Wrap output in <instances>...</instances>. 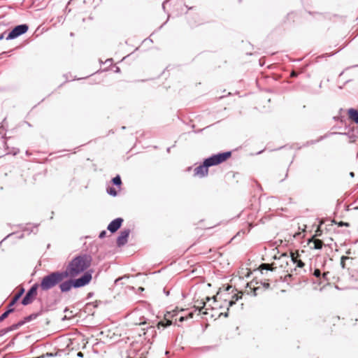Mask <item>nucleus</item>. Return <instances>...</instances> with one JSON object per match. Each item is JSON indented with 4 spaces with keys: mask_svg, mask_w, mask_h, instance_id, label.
Wrapping results in <instances>:
<instances>
[{
    "mask_svg": "<svg viewBox=\"0 0 358 358\" xmlns=\"http://www.w3.org/2000/svg\"><path fill=\"white\" fill-rule=\"evenodd\" d=\"M92 260V258L90 255H78L69 263L64 271L67 274V277H76L90 266Z\"/></svg>",
    "mask_w": 358,
    "mask_h": 358,
    "instance_id": "obj_1",
    "label": "nucleus"
},
{
    "mask_svg": "<svg viewBox=\"0 0 358 358\" xmlns=\"http://www.w3.org/2000/svg\"><path fill=\"white\" fill-rule=\"evenodd\" d=\"M66 278H68L67 274L64 271L51 272L42 278L39 285L40 288L43 291H48L59 285Z\"/></svg>",
    "mask_w": 358,
    "mask_h": 358,
    "instance_id": "obj_2",
    "label": "nucleus"
},
{
    "mask_svg": "<svg viewBox=\"0 0 358 358\" xmlns=\"http://www.w3.org/2000/svg\"><path fill=\"white\" fill-rule=\"evenodd\" d=\"M231 152L229 151L220 152L216 155H213L210 157L204 159V162L208 167H210L225 162L228 158L231 157Z\"/></svg>",
    "mask_w": 358,
    "mask_h": 358,
    "instance_id": "obj_3",
    "label": "nucleus"
},
{
    "mask_svg": "<svg viewBox=\"0 0 358 358\" xmlns=\"http://www.w3.org/2000/svg\"><path fill=\"white\" fill-rule=\"evenodd\" d=\"M29 27L26 24H22L15 26L6 37V40H12L25 34L28 31Z\"/></svg>",
    "mask_w": 358,
    "mask_h": 358,
    "instance_id": "obj_4",
    "label": "nucleus"
},
{
    "mask_svg": "<svg viewBox=\"0 0 358 358\" xmlns=\"http://www.w3.org/2000/svg\"><path fill=\"white\" fill-rule=\"evenodd\" d=\"M38 287L40 286L38 283H35L31 287L22 300V305L27 306L33 302L36 297Z\"/></svg>",
    "mask_w": 358,
    "mask_h": 358,
    "instance_id": "obj_5",
    "label": "nucleus"
},
{
    "mask_svg": "<svg viewBox=\"0 0 358 358\" xmlns=\"http://www.w3.org/2000/svg\"><path fill=\"white\" fill-rule=\"evenodd\" d=\"M92 280V274L90 272H85L81 277L72 280L73 282V287L78 288L86 285L89 284V282Z\"/></svg>",
    "mask_w": 358,
    "mask_h": 358,
    "instance_id": "obj_6",
    "label": "nucleus"
},
{
    "mask_svg": "<svg viewBox=\"0 0 358 358\" xmlns=\"http://www.w3.org/2000/svg\"><path fill=\"white\" fill-rule=\"evenodd\" d=\"M130 232L131 231L129 229H124L120 231L116 241L117 245L118 247L123 246L127 243V239Z\"/></svg>",
    "mask_w": 358,
    "mask_h": 358,
    "instance_id": "obj_7",
    "label": "nucleus"
},
{
    "mask_svg": "<svg viewBox=\"0 0 358 358\" xmlns=\"http://www.w3.org/2000/svg\"><path fill=\"white\" fill-rule=\"evenodd\" d=\"M208 166L203 161V164L196 167L194 169V176L199 178H203L208 176Z\"/></svg>",
    "mask_w": 358,
    "mask_h": 358,
    "instance_id": "obj_8",
    "label": "nucleus"
},
{
    "mask_svg": "<svg viewBox=\"0 0 358 358\" xmlns=\"http://www.w3.org/2000/svg\"><path fill=\"white\" fill-rule=\"evenodd\" d=\"M123 221H124L123 219L121 217H117V218L113 220L108 225V227H107L108 230L110 231L111 233H115L120 228Z\"/></svg>",
    "mask_w": 358,
    "mask_h": 358,
    "instance_id": "obj_9",
    "label": "nucleus"
},
{
    "mask_svg": "<svg viewBox=\"0 0 358 358\" xmlns=\"http://www.w3.org/2000/svg\"><path fill=\"white\" fill-rule=\"evenodd\" d=\"M59 289H60L62 292H67L69 290H71V289L72 287H73V280H66V281H62L59 284Z\"/></svg>",
    "mask_w": 358,
    "mask_h": 358,
    "instance_id": "obj_10",
    "label": "nucleus"
},
{
    "mask_svg": "<svg viewBox=\"0 0 358 358\" xmlns=\"http://www.w3.org/2000/svg\"><path fill=\"white\" fill-rule=\"evenodd\" d=\"M308 244L311 249L320 250L322 248L324 245L323 242L320 239L313 238L309 241Z\"/></svg>",
    "mask_w": 358,
    "mask_h": 358,
    "instance_id": "obj_11",
    "label": "nucleus"
},
{
    "mask_svg": "<svg viewBox=\"0 0 358 358\" xmlns=\"http://www.w3.org/2000/svg\"><path fill=\"white\" fill-rule=\"evenodd\" d=\"M24 324V322H19L18 323L14 324L11 325L10 327H8V328L3 329L0 331V336H3V335H4L5 334H6V333H8L9 331H11L17 329L23 325Z\"/></svg>",
    "mask_w": 358,
    "mask_h": 358,
    "instance_id": "obj_12",
    "label": "nucleus"
},
{
    "mask_svg": "<svg viewBox=\"0 0 358 358\" xmlns=\"http://www.w3.org/2000/svg\"><path fill=\"white\" fill-rule=\"evenodd\" d=\"M171 315L170 313H167V314L164 316V320L160 321L157 324V327L160 328V327H166L170 326L172 324V322L169 319L168 317H169Z\"/></svg>",
    "mask_w": 358,
    "mask_h": 358,
    "instance_id": "obj_13",
    "label": "nucleus"
},
{
    "mask_svg": "<svg viewBox=\"0 0 358 358\" xmlns=\"http://www.w3.org/2000/svg\"><path fill=\"white\" fill-rule=\"evenodd\" d=\"M24 292V289L22 288L12 299L10 302L8 304V308H13V306L16 303V302L19 300V299L22 296Z\"/></svg>",
    "mask_w": 358,
    "mask_h": 358,
    "instance_id": "obj_14",
    "label": "nucleus"
},
{
    "mask_svg": "<svg viewBox=\"0 0 358 358\" xmlns=\"http://www.w3.org/2000/svg\"><path fill=\"white\" fill-rule=\"evenodd\" d=\"M349 118L354 121L355 123H358V111L354 108H350L348 110Z\"/></svg>",
    "mask_w": 358,
    "mask_h": 358,
    "instance_id": "obj_15",
    "label": "nucleus"
},
{
    "mask_svg": "<svg viewBox=\"0 0 358 358\" xmlns=\"http://www.w3.org/2000/svg\"><path fill=\"white\" fill-rule=\"evenodd\" d=\"M298 256V254L296 255V254L294 252L291 253V259L293 261V262L296 264L297 267L302 268L304 266L305 264L301 259H297Z\"/></svg>",
    "mask_w": 358,
    "mask_h": 358,
    "instance_id": "obj_16",
    "label": "nucleus"
},
{
    "mask_svg": "<svg viewBox=\"0 0 358 358\" xmlns=\"http://www.w3.org/2000/svg\"><path fill=\"white\" fill-rule=\"evenodd\" d=\"M5 131L3 127H0V148H5L6 145V141L5 138Z\"/></svg>",
    "mask_w": 358,
    "mask_h": 358,
    "instance_id": "obj_17",
    "label": "nucleus"
},
{
    "mask_svg": "<svg viewBox=\"0 0 358 358\" xmlns=\"http://www.w3.org/2000/svg\"><path fill=\"white\" fill-rule=\"evenodd\" d=\"M14 310L15 309L13 308H8V310L0 316V322L4 320L10 313L14 311Z\"/></svg>",
    "mask_w": 358,
    "mask_h": 358,
    "instance_id": "obj_18",
    "label": "nucleus"
},
{
    "mask_svg": "<svg viewBox=\"0 0 358 358\" xmlns=\"http://www.w3.org/2000/svg\"><path fill=\"white\" fill-rule=\"evenodd\" d=\"M112 182L113 185L116 186H120L122 184L120 176L119 175H117L115 178H113Z\"/></svg>",
    "mask_w": 358,
    "mask_h": 358,
    "instance_id": "obj_19",
    "label": "nucleus"
},
{
    "mask_svg": "<svg viewBox=\"0 0 358 358\" xmlns=\"http://www.w3.org/2000/svg\"><path fill=\"white\" fill-rule=\"evenodd\" d=\"M193 315H194V313L193 312H190L187 314V316H181L179 318V322H182L183 321H185L187 320V319L189 318H192L193 317Z\"/></svg>",
    "mask_w": 358,
    "mask_h": 358,
    "instance_id": "obj_20",
    "label": "nucleus"
},
{
    "mask_svg": "<svg viewBox=\"0 0 358 358\" xmlns=\"http://www.w3.org/2000/svg\"><path fill=\"white\" fill-rule=\"evenodd\" d=\"M242 293H241V296H238V294H234L233 296V298H234V300H231L229 302V306H232L234 304H235L236 301L238 300V299L241 298Z\"/></svg>",
    "mask_w": 358,
    "mask_h": 358,
    "instance_id": "obj_21",
    "label": "nucleus"
},
{
    "mask_svg": "<svg viewBox=\"0 0 358 358\" xmlns=\"http://www.w3.org/2000/svg\"><path fill=\"white\" fill-rule=\"evenodd\" d=\"M37 317V314H31L24 318V320L22 322H24V323L30 322L32 320H34Z\"/></svg>",
    "mask_w": 358,
    "mask_h": 358,
    "instance_id": "obj_22",
    "label": "nucleus"
},
{
    "mask_svg": "<svg viewBox=\"0 0 358 358\" xmlns=\"http://www.w3.org/2000/svg\"><path fill=\"white\" fill-rule=\"evenodd\" d=\"M199 304H202V306L199 307V306H194V308H195V311L198 310L199 313H201V309H203L206 307V302H200Z\"/></svg>",
    "mask_w": 358,
    "mask_h": 358,
    "instance_id": "obj_23",
    "label": "nucleus"
},
{
    "mask_svg": "<svg viewBox=\"0 0 358 358\" xmlns=\"http://www.w3.org/2000/svg\"><path fill=\"white\" fill-rule=\"evenodd\" d=\"M313 275L319 278L320 280L321 279V271L319 268H315L314 272H313Z\"/></svg>",
    "mask_w": 358,
    "mask_h": 358,
    "instance_id": "obj_24",
    "label": "nucleus"
},
{
    "mask_svg": "<svg viewBox=\"0 0 358 358\" xmlns=\"http://www.w3.org/2000/svg\"><path fill=\"white\" fill-rule=\"evenodd\" d=\"M107 192H108V193L110 195H112V196H116L117 195L116 190L114 188H113V187H110L109 189H108Z\"/></svg>",
    "mask_w": 358,
    "mask_h": 358,
    "instance_id": "obj_25",
    "label": "nucleus"
},
{
    "mask_svg": "<svg viewBox=\"0 0 358 358\" xmlns=\"http://www.w3.org/2000/svg\"><path fill=\"white\" fill-rule=\"evenodd\" d=\"M348 259H349V257H345V256H343V257H341V265L342 268H344L345 267V260H348Z\"/></svg>",
    "mask_w": 358,
    "mask_h": 358,
    "instance_id": "obj_26",
    "label": "nucleus"
},
{
    "mask_svg": "<svg viewBox=\"0 0 358 358\" xmlns=\"http://www.w3.org/2000/svg\"><path fill=\"white\" fill-rule=\"evenodd\" d=\"M106 231H102L99 234V237L100 238H104V237L106 236Z\"/></svg>",
    "mask_w": 358,
    "mask_h": 358,
    "instance_id": "obj_27",
    "label": "nucleus"
},
{
    "mask_svg": "<svg viewBox=\"0 0 358 358\" xmlns=\"http://www.w3.org/2000/svg\"><path fill=\"white\" fill-rule=\"evenodd\" d=\"M329 272H324L323 274H322V276L321 277V278L324 279V280H327V275H329Z\"/></svg>",
    "mask_w": 358,
    "mask_h": 358,
    "instance_id": "obj_28",
    "label": "nucleus"
},
{
    "mask_svg": "<svg viewBox=\"0 0 358 358\" xmlns=\"http://www.w3.org/2000/svg\"><path fill=\"white\" fill-rule=\"evenodd\" d=\"M291 77L292 78H295V77H297L298 76V73L293 71H292L291 74H290Z\"/></svg>",
    "mask_w": 358,
    "mask_h": 358,
    "instance_id": "obj_29",
    "label": "nucleus"
},
{
    "mask_svg": "<svg viewBox=\"0 0 358 358\" xmlns=\"http://www.w3.org/2000/svg\"><path fill=\"white\" fill-rule=\"evenodd\" d=\"M259 287H256L253 289V295L254 296H257V291L259 289Z\"/></svg>",
    "mask_w": 358,
    "mask_h": 358,
    "instance_id": "obj_30",
    "label": "nucleus"
},
{
    "mask_svg": "<svg viewBox=\"0 0 358 358\" xmlns=\"http://www.w3.org/2000/svg\"><path fill=\"white\" fill-rule=\"evenodd\" d=\"M5 34H6V31H4L0 34V40H2L5 37Z\"/></svg>",
    "mask_w": 358,
    "mask_h": 358,
    "instance_id": "obj_31",
    "label": "nucleus"
},
{
    "mask_svg": "<svg viewBox=\"0 0 358 358\" xmlns=\"http://www.w3.org/2000/svg\"><path fill=\"white\" fill-rule=\"evenodd\" d=\"M168 2V0H166L165 1L163 2L162 3V7H163V9L164 10L165 9V5L166 4V3Z\"/></svg>",
    "mask_w": 358,
    "mask_h": 358,
    "instance_id": "obj_32",
    "label": "nucleus"
},
{
    "mask_svg": "<svg viewBox=\"0 0 358 358\" xmlns=\"http://www.w3.org/2000/svg\"><path fill=\"white\" fill-rule=\"evenodd\" d=\"M221 315H223V313H220V316ZM224 316L225 317H227L228 316V313H225L224 314Z\"/></svg>",
    "mask_w": 358,
    "mask_h": 358,
    "instance_id": "obj_33",
    "label": "nucleus"
},
{
    "mask_svg": "<svg viewBox=\"0 0 358 358\" xmlns=\"http://www.w3.org/2000/svg\"><path fill=\"white\" fill-rule=\"evenodd\" d=\"M262 266L265 267L266 270H268V268H267L268 266V264H263Z\"/></svg>",
    "mask_w": 358,
    "mask_h": 358,
    "instance_id": "obj_34",
    "label": "nucleus"
},
{
    "mask_svg": "<svg viewBox=\"0 0 358 358\" xmlns=\"http://www.w3.org/2000/svg\"><path fill=\"white\" fill-rule=\"evenodd\" d=\"M264 286L265 287H269V284H268V283H264Z\"/></svg>",
    "mask_w": 358,
    "mask_h": 358,
    "instance_id": "obj_35",
    "label": "nucleus"
},
{
    "mask_svg": "<svg viewBox=\"0 0 358 358\" xmlns=\"http://www.w3.org/2000/svg\"><path fill=\"white\" fill-rule=\"evenodd\" d=\"M78 357H82V356H83L82 352H79L78 353Z\"/></svg>",
    "mask_w": 358,
    "mask_h": 358,
    "instance_id": "obj_36",
    "label": "nucleus"
},
{
    "mask_svg": "<svg viewBox=\"0 0 358 358\" xmlns=\"http://www.w3.org/2000/svg\"><path fill=\"white\" fill-rule=\"evenodd\" d=\"M350 175L351 177H354L355 173L353 172H350Z\"/></svg>",
    "mask_w": 358,
    "mask_h": 358,
    "instance_id": "obj_37",
    "label": "nucleus"
},
{
    "mask_svg": "<svg viewBox=\"0 0 358 358\" xmlns=\"http://www.w3.org/2000/svg\"><path fill=\"white\" fill-rule=\"evenodd\" d=\"M4 54H6V52H3L2 53L0 54V59L1 58V55H4Z\"/></svg>",
    "mask_w": 358,
    "mask_h": 358,
    "instance_id": "obj_38",
    "label": "nucleus"
},
{
    "mask_svg": "<svg viewBox=\"0 0 358 358\" xmlns=\"http://www.w3.org/2000/svg\"><path fill=\"white\" fill-rule=\"evenodd\" d=\"M121 279H122V278H117L116 280H115V282H118L119 280H120Z\"/></svg>",
    "mask_w": 358,
    "mask_h": 358,
    "instance_id": "obj_39",
    "label": "nucleus"
},
{
    "mask_svg": "<svg viewBox=\"0 0 358 358\" xmlns=\"http://www.w3.org/2000/svg\"><path fill=\"white\" fill-rule=\"evenodd\" d=\"M206 300H207L208 301H209L210 300V297H206Z\"/></svg>",
    "mask_w": 358,
    "mask_h": 358,
    "instance_id": "obj_40",
    "label": "nucleus"
},
{
    "mask_svg": "<svg viewBox=\"0 0 358 358\" xmlns=\"http://www.w3.org/2000/svg\"><path fill=\"white\" fill-rule=\"evenodd\" d=\"M203 315H206V314H208V313L206 311H204L202 313Z\"/></svg>",
    "mask_w": 358,
    "mask_h": 358,
    "instance_id": "obj_41",
    "label": "nucleus"
},
{
    "mask_svg": "<svg viewBox=\"0 0 358 358\" xmlns=\"http://www.w3.org/2000/svg\"><path fill=\"white\" fill-rule=\"evenodd\" d=\"M145 322H141L139 323V324H145Z\"/></svg>",
    "mask_w": 358,
    "mask_h": 358,
    "instance_id": "obj_42",
    "label": "nucleus"
},
{
    "mask_svg": "<svg viewBox=\"0 0 358 358\" xmlns=\"http://www.w3.org/2000/svg\"><path fill=\"white\" fill-rule=\"evenodd\" d=\"M170 149H171L170 148H167V152H170Z\"/></svg>",
    "mask_w": 358,
    "mask_h": 358,
    "instance_id": "obj_43",
    "label": "nucleus"
},
{
    "mask_svg": "<svg viewBox=\"0 0 358 358\" xmlns=\"http://www.w3.org/2000/svg\"><path fill=\"white\" fill-rule=\"evenodd\" d=\"M26 155H29L30 154H29V152L28 151H27V152H26Z\"/></svg>",
    "mask_w": 358,
    "mask_h": 358,
    "instance_id": "obj_44",
    "label": "nucleus"
},
{
    "mask_svg": "<svg viewBox=\"0 0 358 358\" xmlns=\"http://www.w3.org/2000/svg\"><path fill=\"white\" fill-rule=\"evenodd\" d=\"M342 225H344V223H342ZM345 225H348V223H345Z\"/></svg>",
    "mask_w": 358,
    "mask_h": 358,
    "instance_id": "obj_45",
    "label": "nucleus"
},
{
    "mask_svg": "<svg viewBox=\"0 0 358 358\" xmlns=\"http://www.w3.org/2000/svg\"><path fill=\"white\" fill-rule=\"evenodd\" d=\"M239 1H241V0H239Z\"/></svg>",
    "mask_w": 358,
    "mask_h": 358,
    "instance_id": "obj_46",
    "label": "nucleus"
},
{
    "mask_svg": "<svg viewBox=\"0 0 358 358\" xmlns=\"http://www.w3.org/2000/svg\"><path fill=\"white\" fill-rule=\"evenodd\" d=\"M357 124H358V122H357Z\"/></svg>",
    "mask_w": 358,
    "mask_h": 358,
    "instance_id": "obj_47",
    "label": "nucleus"
}]
</instances>
